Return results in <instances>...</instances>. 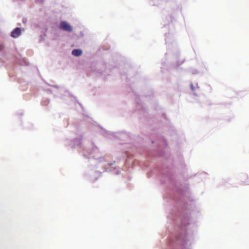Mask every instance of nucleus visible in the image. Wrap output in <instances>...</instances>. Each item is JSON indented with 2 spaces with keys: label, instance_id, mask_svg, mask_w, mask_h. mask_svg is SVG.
Wrapping results in <instances>:
<instances>
[{
  "label": "nucleus",
  "instance_id": "f257e3e1",
  "mask_svg": "<svg viewBox=\"0 0 249 249\" xmlns=\"http://www.w3.org/2000/svg\"><path fill=\"white\" fill-rule=\"evenodd\" d=\"M60 28L66 31L71 32L72 28L71 26L66 21H62L60 24Z\"/></svg>",
  "mask_w": 249,
  "mask_h": 249
},
{
  "label": "nucleus",
  "instance_id": "f03ea898",
  "mask_svg": "<svg viewBox=\"0 0 249 249\" xmlns=\"http://www.w3.org/2000/svg\"><path fill=\"white\" fill-rule=\"evenodd\" d=\"M82 53V51L80 49H74L72 50L71 54L75 56H80Z\"/></svg>",
  "mask_w": 249,
  "mask_h": 249
},
{
  "label": "nucleus",
  "instance_id": "7ed1b4c3",
  "mask_svg": "<svg viewBox=\"0 0 249 249\" xmlns=\"http://www.w3.org/2000/svg\"><path fill=\"white\" fill-rule=\"evenodd\" d=\"M21 31L22 30L20 28H17V37H18L21 34Z\"/></svg>",
  "mask_w": 249,
  "mask_h": 249
},
{
  "label": "nucleus",
  "instance_id": "20e7f679",
  "mask_svg": "<svg viewBox=\"0 0 249 249\" xmlns=\"http://www.w3.org/2000/svg\"><path fill=\"white\" fill-rule=\"evenodd\" d=\"M11 36L16 37V29H14L11 33Z\"/></svg>",
  "mask_w": 249,
  "mask_h": 249
},
{
  "label": "nucleus",
  "instance_id": "39448f33",
  "mask_svg": "<svg viewBox=\"0 0 249 249\" xmlns=\"http://www.w3.org/2000/svg\"><path fill=\"white\" fill-rule=\"evenodd\" d=\"M4 50V46L2 44H0V52H1Z\"/></svg>",
  "mask_w": 249,
  "mask_h": 249
}]
</instances>
